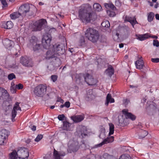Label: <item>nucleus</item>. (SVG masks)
Segmentation results:
<instances>
[{
	"label": "nucleus",
	"mask_w": 159,
	"mask_h": 159,
	"mask_svg": "<svg viewBox=\"0 0 159 159\" xmlns=\"http://www.w3.org/2000/svg\"><path fill=\"white\" fill-rule=\"evenodd\" d=\"M125 21L129 22L132 25L133 27L134 28V25L138 23L136 20L135 16L131 17L129 16H126L125 17Z\"/></svg>",
	"instance_id": "15"
},
{
	"label": "nucleus",
	"mask_w": 159,
	"mask_h": 159,
	"mask_svg": "<svg viewBox=\"0 0 159 159\" xmlns=\"http://www.w3.org/2000/svg\"><path fill=\"white\" fill-rule=\"evenodd\" d=\"M17 156V152L16 150L13 151L10 154V159H18Z\"/></svg>",
	"instance_id": "37"
},
{
	"label": "nucleus",
	"mask_w": 159,
	"mask_h": 159,
	"mask_svg": "<svg viewBox=\"0 0 159 159\" xmlns=\"http://www.w3.org/2000/svg\"><path fill=\"white\" fill-rule=\"evenodd\" d=\"M3 44L7 48L11 47L14 43L13 41L10 40L8 39H6L2 41Z\"/></svg>",
	"instance_id": "27"
},
{
	"label": "nucleus",
	"mask_w": 159,
	"mask_h": 159,
	"mask_svg": "<svg viewBox=\"0 0 159 159\" xmlns=\"http://www.w3.org/2000/svg\"><path fill=\"white\" fill-rule=\"evenodd\" d=\"M129 87L130 88H137V86H134L133 85H129Z\"/></svg>",
	"instance_id": "61"
},
{
	"label": "nucleus",
	"mask_w": 159,
	"mask_h": 159,
	"mask_svg": "<svg viewBox=\"0 0 159 159\" xmlns=\"http://www.w3.org/2000/svg\"><path fill=\"white\" fill-rule=\"evenodd\" d=\"M45 58L48 59L54 58L55 60H56L57 58V56L54 52H53L50 50H49L47 52Z\"/></svg>",
	"instance_id": "22"
},
{
	"label": "nucleus",
	"mask_w": 159,
	"mask_h": 159,
	"mask_svg": "<svg viewBox=\"0 0 159 159\" xmlns=\"http://www.w3.org/2000/svg\"><path fill=\"white\" fill-rule=\"evenodd\" d=\"M53 155L54 159H62V157L65 155V153L64 152H58L54 149Z\"/></svg>",
	"instance_id": "17"
},
{
	"label": "nucleus",
	"mask_w": 159,
	"mask_h": 159,
	"mask_svg": "<svg viewBox=\"0 0 159 159\" xmlns=\"http://www.w3.org/2000/svg\"><path fill=\"white\" fill-rule=\"evenodd\" d=\"M71 118L75 122L78 123L84 119V116L83 115H77L71 116Z\"/></svg>",
	"instance_id": "18"
},
{
	"label": "nucleus",
	"mask_w": 159,
	"mask_h": 159,
	"mask_svg": "<svg viewBox=\"0 0 159 159\" xmlns=\"http://www.w3.org/2000/svg\"><path fill=\"white\" fill-rule=\"evenodd\" d=\"M46 90V86L43 84H40L35 88L34 93L38 96L42 97L45 93Z\"/></svg>",
	"instance_id": "7"
},
{
	"label": "nucleus",
	"mask_w": 159,
	"mask_h": 159,
	"mask_svg": "<svg viewBox=\"0 0 159 159\" xmlns=\"http://www.w3.org/2000/svg\"><path fill=\"white\" fill-rule=\"evenodd\" d=\"M46 22L44 19H41L36 21L33 24V30L34 31L41 30L42 28L43 25Z\"/></svg>",
	"instance_id": "9"
},
{
	"label": "nucleus",
	"mask_w": 159,
	"mask_h": 159,
	"mask_svg": "<svg viewBox=\"0 0 159 159\" xmlns=\"http://www.w3.org/2000/svg\"><path fill=\"white\" fill-rule=\"evenodd\" d=\"M2 3V4L4 6L6 7L7 5V3L6 0H0Z\"/></svg>",
	"instance_id": "54"
},
{
	"label": "nucleus",
	"mask_w": 159,
	"mask_h": 159,
	"mask_svg": "<svg viewBox=\"0 0 159 159\" xmlns=\"http://www.w3.org/2000/svg\"><path fill=\"white\" fill-rule=\"evenodd\" d=\"M114 137L111 136L107 137V138L104 139L103 141L99 144L95 145L96 147H98L102 146V145L107 143L112 142L114 141Z\"/></svg>",
	"instance_id": "16"
},
{
	"label": "nucleus",
	"mask_w": 159,
	"mask_h": 159,
	"mask_svg": "<svg viewBox=\"0 0 159 159\" xmlns=\"http://www.w3.org/2000/svg\"><path fill=\"white\" fill-rule=\"evenodd\" d=\"M9 94L7 91L3 88H0V98L3 99H6L8 98Z\"/></svg>",
	"instance_id": "21"
},
{
	"label": "nucleus",
	"mask_w": 159,
	"mask_h": 159,
	"mask_svg": "<svg viewBox=\"0 0 159 159\" xmlns=\"http://www.w3.org/2000/svg\"><path fill=\"white\" fill-rule=\"evenodd\" d=\"M7 135V132L6 129H3L0 131V145H2L4 143Z\"/></svg>",
	"instance_id": "13"
},
{
	"label": "nucleus",
	"mask_w": 159,
	"mask_h": 159,
	"mask_svg": "<svg viewBox=\"0 0 159 159\" xmlns=\"http://www.w3.org/2000/svg\"><path fill=\"white\" fill-rule=\"evenodd\" d=\"M79 12L80 18L88 22H90L91 20H95L97 18V16L95 13L88 12L87 9L85 8L80 9Z\"/></svg>",
	"instance_id": "2"
},
{
	"label": "nucleus",
	"mask_w": 159,
	"mask_h": 159,
	"mask_svg": "<svg viewBox=\"0 0 159 159\" xmlns=\"http://www.w3.org/2000/svg\"><path fill=\"white\" fill-rule=\"evenodd\" d=\"M37 10L36 7L32 4L25 3L20 6L18 9L21 16L25 17L26 16H30L33 15Z\"/></svg>",
	"instance_id": "1"
},
{
	"label": "nucleus",
	"mask_w": 159,
	"mask_h": 159,
	"mask_svg": "<svg viewBox=\"0 0 159 159\" xmlns=\"http://www.w3.org/2000/svg\"><path fill=\"white\" fill-rule=\"evenodd\" d=\"M109 135H110L113 134L114 132V125L112 123H109Z\"/></svg>",
	"instance_id": "34"
},
{
	"label": "nucleus",
	"mask_w": 159,
	"mask_h": 159,
	"mask_svg": "<svg viewBox=\"0 0 159 159\" xmlns=\"http://www.w3.org/2000/svg\"><path fill=\"white\" fill-rule=\"evenodd\" d=\"M15 109H16L15 107H13V109L12 111L11 119H12V121H13V122L15 121L14 118L16 117V113H17V112H16V111L15 110Z\"/></svg>",
	"instance_id": "40"
},
{
	"label": "nucleus",
	"mask_w": 159,
	"mask_h": 159,
	"mask_svg": "<svg viewBox=\"0 0 159 159\" xmlns=\"http://www.w3.org/2000/svg\"><path fill=\"white\" fill-rule=\"evenodd\" d=\"M119 46L120 48H122L124 46V44L123 43L120 44Z\"/></svg>",
	"instance_id": "63"
},
{
	"label": "nucleus",
	"mask_w": 159,
	"mask_h": 159,
	"mask_svg": "<svg viewBox=\"0 0 159 159\" xmlns=\"http://www.w3.org/2000/svg\"><path fill=\"white\" fill-rule=\"evenodd\" d=\"M80 137L81 138H84L85 136L87 135V131L86 128L85 127H82L80 129Z\"/></svg>",
	"instance_id": "28"
},
{
	"label": "nucleus",
	"mask_w": 159,
	"mask_h": 159,
	"mask_svg": "<svg viewBox=\"0 0 159 159\" xmlns=\"http://www.w3.org/2000/svg\"><path fill=\"white\" fill-rule=\"evenodd\" d=\"M13 25V23L11 21H9L7 22H4L3 24V27L6 29H11Z\"/></svg>",
	"instance_id": "26"
},
{
	"label": "nucleus",
	"mask_w": 159,
	"mask_h": 159,
	"mask_svg": "<svg viewBox=\"0 0 159 159\" xmlns=\"http://www.w3.org/2000/svg\"><path fill=\"white\" fill-rule=\"evenodd\" d=\"M135 65L137 69H141L144 66V63L142 60H138L135 61Z\"/></svg>",
	"instance_id": "23"
},
{
	"label": "nucleus",
	"mask_w": 159,
	"mask_h": 159,
	"mask_svg": "<svg viewBox=\"0 0 159 159\" xmlns=\"http://www.w3.org/2000/svg\"><path fill=\"white\" fill-rule=\"evenodd\" d=\"M155 18L157 20H159V14H158L155 15Z\"/></svg>",
	"instance_id": "60"
},
{
	"label": "nucleus",
	"mask_w": 159,
	"mask_h": 159,
	"mask_svg": "<svg viewBox=\"0 0 159 159\" xmlns=\"http://www.w3.org/2000/svg\"><path fill=\"white\" fill-rule=\"evenodd\" d=\"M43 137V135L42 134H39L35 139V142H38L40 141L41 139H42Z\"/></svg>",
	"instance_id": "47"
},
{
	"label": "nucleus",
	"mask_w": 159,
	"mask_h": 159,
	"mask_svg": "<svg viewBox=\"0 0 159 159\" xmlns=\"http://www.w3.org/2000/svg\"><path fill=\"white\" fill-rule=\"evenodd\" d=\"M95 94L92 89H89L87 92L85 99L87 101H89L94 99L95 97Z\"/></svg>",
	"instance_id": "14"
},
{
	"label": "nucleus",
	"mask_w": 159,
	"mask_h": 159,
	"mask_svg": "<svg viewBox=\"0 0 159 159\" xmlns=\"http://www.w3.org/2000/svg\"><path fill=\"white\" fill-rule=\"evenodd\" d=\"M17 156L19 159H27L29 156V150L24 147L19 148L17 151Z\"/></svg>",
	"instance_id": "5"
},
{
	"label": "nucleus",
	"mask_w": 159,
	"mask_h": 159,
	"mask_svg": "<svg viewBox=\"0 0 159 159\" xmlns=\"http://www.w3.org/2000/svg\"><path fill=\"white\" fill-rule=\"evenodd\" d=\"M105 72L107 75L111 77L114 74V69L111 65H109L107 68L105 70Z\"/></svg>",
	"instance_id": "20"
},
{
	"label": "nucleus",
	"mask_w": 159,
	"mask_h": 159,
	"mask_svg": "<svg viewBox=\"0 0 159 159\" xmlns=\"http://www.w3.org/2000/svg\"><path fill=\"white\" fill-rule=\"evenodd\" d=\"M151 61L154 63H158L159 62V58H152Z\"/></svg>",
	"instance_id": "53"
},
{
	"label": "nucleus",
	"mask_w": 159,
	"mask_h": 159,
	"mask_svg": "<svg viewBox=\"0 0 159 159\" xmlns=\"http://www.w3.org/2000/svg\"><path fill=\"white\" fill-rule=\"evenodd\" d=\"M153 45L157 47L159 46V42L157 40H153Z\"/></svg>",
	"instance_id": "51"
},
{
	"label": "nucleus",
	"mask_w": 159,
	"mask_h": 159,
	"mask_svg": "<svg viewBox=\"0 0 159 159\" xmlns=\"http://www.w3.org/2000/svg\"><path fill=\"white\" fill-rule=\"evenodd\" d=\"M111 157V156L107 153H105L103 154L102 157H101V159H109Z\"/></svg>",
	"instance_id": "45"
},
{
	"label": "nucleus",
	"mask_w": 159,
	"mask_h": 159,
	"mask_svg": "<svg viewBox=\"0 0 159 159\" xmlns=\"http://www.w3.org/2000/svg\"><path fill=\"white\" fill-rule=\"evenodd\" d=\"M29 127L31 128L32 130L34 131L36 130V126L35 125H31L29 126Z\"/></svg>",
	"instance_id": "56"
},
{
	"label": "nucleus",
	"mask_w": 159,
	"mask_h": 159,
	"mask_svg": "<svg viewBox=\"0 0 159 159\" xmlns=\"http://www.w3.org/2000/svg\"><path fill=\"white\" fill-rule=\"evenodd\" d=\"M107 13L108 15L110 17H114L116 15V13L114 11L110 10H107Z\"/></svg>",
	"instance_id": "43"
},
{
	"label": "nucleus",
	"mask_w": 159,
	"mask_h": 159,
	"mask_svg": "<svg viewBox=\"0 0 159 159\" xmlns=\"http://www.w3.org/2000/svg\"><path fill=\"white\" fill-rule=\"evenodd\" d=\"M19 104L20 103L18 102H16V103L15 104L14 106V107H16V109H15V110H20V111H21V108L19 106Z\"/></svg>",
	"instance_id": "46"
},
{
	"label": "nucleus",
	"mask_w": 159,
	"mask_h": 159,
	"mask_svg": "<svg viewBox=\"0 0 159 159\" xmlns=\"http://www.w3.org/2000/svg\"><path fill=\"white\" fill-rule=\"evenodd\" d=\"M85 81L89 85H95L97 82L96 80L94 79L92 76L88 73L84 75Z\"/></svg>",
	"instance_id": "10"
},
{
	"label": "nucleus",
	"mask_w": 159,
	"mask_h": 159,
	"mask_svg": "<svg viewBox=\"0 0 159 159\" xmlns=\"http://www.w3.org/2000/svg\"><path fill=\"white\" fill-rule=\"evenodd\" d=\"M20 63L24 66L27 67H32L33 62L31 59L25 56L22 57L20 59Z\"/></svg>",
	"instance_id": "11"
},
{
	"label": "nucleus",
	"mask_w": 159,
	"mask_h": 159,
	"mask_svg": "<svg viewBox=\"0 0 159 159\" xmlns=\"http://www.w3.org/2000/svg\"><path fill=\"white\" fill-rule=\"evenodd\" d=\"M80 148L79 143L77 141L70 140L68 143L67 151L68 153L75 152Z\"/></svg>",
	"instance_id": "4"
},
{
	"label": "nucleus",
	"mask_w": 159,
	"mask_h": 159,
	"mask_svg": "<svg viewBox=\"0 0 159 159\" xmlns=\"http://www.w3.org/2000/svg\"><path fill=\"white\" fill-rule=\"evenodd\" d=\"M102 27L106 28H108L110 26V24L108 20L103 21L101 23Z\"/></svg>",
	"instance_id": "39"
},
{
	"label": "nucleus",
	"mask_w": 159,
	"mask_h": 159,
	"mask_svg": "<svg viewBox=\"0 0 159 159\" xmlns=\"http://www.w3.org/2000/svg\"><path fill=\"white\" fill-rule=\"evenodd\" d=\"M154 16V14L153 12H150L148 14V20L149 22L152 21Z\"/></svg>",
	"instance_id": "38"
},
{
	"label": "nucleus",
	"mask_w": 159,
	"mask_h": 159,
	"mask_svg": "<svg viewBox=\"0 0 159 159\" xmlns=\"http://www.w3.org/2000/svg\"><path fill=\"white\" fill-rule=\"evenodd\" d=\"M159 5V4L158 2H157L156 4L154 6V7L155 8H157V7H158Z\"/></svg>",
	"instance_id": "64"
},
{
	"label": "nucleus",
	"mask_w": 159,
	"mask_h": 159,
	"mask_svg": "<svg viewBox=\"0 0 159 159\" xmlns=\"http://www.w3.org/2000/svg\"><path fill=\"white\" fill-rule=\"evenodd\" d=\"M150 108H152L153 110H155L156 108V107L152 104L150 105Z\"/></svg>",
	"instance_id": "57"
},
{
	"label": "nucleus",
	"mask_w": 159,
	"mask_h": 159,
	"mask_svg": "<svg viewBox=\"0 0 159 159\" xmlns=\"http://www.w3.org/2000/svg\"><path fill=\"white\" fill-rule=\"evenodd\" d=\"M37 45H38V46L35 45L32 47L34 51H37L41 49V44L38 43L37 44Z\"/></svg>",
	"instance_id": "41"
},
{
	"label": "nucleus",
	"mask_w": 159,
	"mask_h": 159,
	"mask_svg": "<svg viewBox=\"0 0 159 159\" xmlns=\"http://www.w3.org/2000/svg\"><path fill=\"white\" fill-rule=\"evenodd\" d=\"M85 35L89 40L93 43L97 42L99 37L98 31L91 27H89L86 29Z\"/></svg>",
	"instance_id": "3"
},
{
	"label": "nucleus",
	"mask_w": 159,
	"mask_h": 159,
	"mask_svg": "<svg viewBox=\"0 0 159 159\" xmlns=\"http://www.w3.org/2000/svg\"><path fill=\"white\" fill-rule=\"evenodd\" d=\"M15 87L18 89H22L23 87V86L22 84L19 83L18 84L16 85Z\"/></svg>",
	"instance_id": "49"
},
{
	"label": "nucleus",
	"mask_w": 159,
	"mask_h": 159,
	"mask_svg": "<svg viewBox=\"0 0 159 159\" xmlns=\"http://www.w3.org/2000/svg\"><path fill=\"white\" fill-rule=\"evenodd\" d=\"M120 159H131L130 155L128 154H124L121 155Z\"/></svg>",
	"instance_id": "42"
},
{
	"label": "nucleus",
	"mask_w": 159,
	"mask_h": 159,
	"mask_svg": "<svg viewBox=\"0 0 159 159\" xmlns=\"http://www.w3.org/2000/svg\"><path fill=\"white\" fill-rule=\"evenodd\" d=\"M16 88L15 86L14 87L11 86L10 88V90L11 92L13 93H16Z\"/></svg>",
	"instance_id": "52"
},
{
	"label": "nucleus",
	"mask_w": 159,
	"mask_h": 159,
	"mask_svg": "<svg viewBox=\"0 0 159 159\" xmlns=\"http://www.w3.org/2000/svg\"><path fill=\"white\" fill-rule=\"evenodd\" d=\"M148 134V132L146 130H141L139 134V139H142L144 138Z\"/></svg>",
	"instance_id": "32"
},
{
	"label": "nucleus",
	"mask_w": 159,
	"mask_h": 159,
	"mask_svg": "<svg viewBox=\"0 0 159 159\" xmlns=\"http://www.w3.org/2000/svg\"><path fill=\"white\" fill-rule=\"evenodd\" d=\"M65 47L62 44H55L53 46V50L56 55L60 56L63 54L65 52Z\"/></svg>",
	"instance_id": "8"
},
{
	"label": "nucleus",
	"mask_w": 159,
	"mask_h": 159,
	"mask_svg": "<svg viewBox=\"0 0 159 159\" xmlns=\"http://www.w3.org/2000/svg\"><path fill=\"white\" fill-rule=\"evenodd\" d=\"M150 37L152 38L153 39H157V37L155 35H153V36H151V35H150Z\"/></svg>",
	"instance_id": "62"
},
{
	"label": "nucleus",
	"mask_w": 159,
	"mask_h": 159,
	"mask_svg": "<svg viewBox=\"0 0 159 159\" xmlns=\"http://www.w3.org/2000/svg\"><path fill=\"white\" fill-rule=\"evenodd\" d=\"M100 134L99 135V137L100 138L103 139H104L106 137L105 129L104 128L102 127L100 128Z\"/></svg>",
	"instance_id": "33"
},
{
	"label": "nucleus",
	"mask_w": 159,
	"mask_h": 159,
	"mask_svg": "<svg viewBox=\"0 0 159 159\" xmlns=\"http://www.w3.org/2000/svg\"><path fill=\"white\" fill-rule=\"evenodd\" d=\"M104 6L105 7L108 9H111L113 11L116 10V7L115 6L111 3H105L104 4Z\"/></svg>",
	"instance_id": "29"
},
{
	"label": "nucleus",
	"mask_w": 159,
	"mask_h": 159,
	"mask_svg": "<svg viewBox=\"0 0 159 159\" xmlns=\"http://www.w3.org/2000/svg\"><path fill=\"white\" fill-rule=\"evenodd\" d=\"M52 39V37L49 33L45 34L42 39V43L44 48L48 49L51 45V42Z\"/></svg>",
	"instance_id": "6"
},
{
	"label": "nucleus",
	"mask_w": 159,
	"mask_h": 159,
	"mask_svg": "<svg viewBox=\"0 0 159 159\" xmlns=\"http://www.w3.org/2000/svg\"><path fill=\"white\" fill-rule=\"evenodd\" d=\"M65 116L64 115L62 114L59 115L58 116V118L60 120L62 121L64 120V118Z\"/></svg>",
	"instance_id": "50"
},
{
	"label": "nucleus",
	"mask_w": 159,
	"mask_h": 159,
	"mask_svg": "<svg viewBox=\"0 0 159 159\" xmlns=\"http://www.w3.org/2000/svg\"><path fill=\"white\" fill-rule=\"evenodd\" d=\"M20 16H21V15L18 11V12H13L10 15V16L11 18L13 20H15L19 18Z\"/></svg>",
	"instance_id": "30"
},
{
	"label": "nucleus",
	"mask_w": 159,
	"mask_h": 159,
	"mask_svg": "<svg viewBox=\"0 0 159 159\" xmlns=\"http://www.w3.org/2000/svg\"><path fill=\"white\" fill-rule=\"evenodd\" d=\"M93 9L98 11H100L102 9V7L98 3H95L93 5Z\"/></svg>",
	"instance_id": "35"
},
{
	"label": "nucleus",
	"mask_w": 159,
	"mask_h": 159,
	"mask_svg": "<svg viewBox=\"0 0 159 159\" xmlns=\"http://www.w3.org/2000/svg\"><path fill=\"white\" fill-rule=\"evenodd\" d=\"M65 107L67 108H68L70 107V103L69 102H66L64 104Z\"/></svg>",
	"instance_id": "55"
},
{
	"label": "nucleus",
	"mask_w": 159,
	"mask_h": 159,
	"mask_svg": "<svg viewBox=\"0 0 159 159\" xmlns=\"http://www.w3.org/2000/svg\"><path fill=\"white\" fill-rule=\"evenodd\" d=\"M122 112L126 119H130L133 121L135 120L136 116L132 113L128 112L127 109H123Z\"/></svg>",
	"instance_id": "12"
},
{
	"label": "nucleus",
	"mask_w": 159,
	"mask_h": 159,
	"mask_svg": "<svg viewBox=\"0 0 159 159\" xmlns=\"http://www.w3.org/2000/svg\"><path fill=\"white\" fill-rule=\"evenodd\" d=\"M57 76L55 75H52L51 77V80L53 82H55L56 81L57 78Z\"/></svg>",
	"instance_id": "48"
},
{
	"label": "nucleus",
	"mask_w": 159,
	"mask_h": 159,
	"mask_svg": "<svg viewBox=\"0 0 159 159\" xmlns=\"http://www.w3.org/2000/svg\"><path fill=\"white\" fill-rule=\"evenodd\" d=\"M135 36L136 39L140 41H143L147 39L149 37H150V35L148 33L144 34H136Z\"/></svg>",
	"instance_id": "19"
},
{
	"label": "nucleus",
	"mask_w": 159,
	"mask_h": 159,
	"mask_svg": "<svg viewBox=\"0 0 159 159\" xmlns=\"http://www.w3.org/2000/svg\"><path fill=\"white\" fill-rule=\"evenodd\" d=\"M106 102L105 103V104L106 106L108 105L109 103H113L115 102L114 98H112L111 95L110 93H108L107 96L106 98Z\"/></svg>",
	"instance_id": "25"
},
{
	"label": "nucleus",
	"mask_w": 159,
	"mask_h": 159,
	"mask_svg": "<svg viewBox=\"0 0 159 159\" xmlns=\"http://www.w3.org/2000/svg\"><path fill=\"white\" fill-rule=\"evenodd\" d=\"M16 78L15 75L13 73L10 74L8 75V78L9 80H12L14 79H15Z\"/></svg>",
	"instance_id": "44"
},
{
	"label": "nucleus",
	"mask_w": 159,
	"mask_h": 159,
	"mask_svg": "<svg viewBox=\"0 0 159 159\" xmlns=\"http://www.w3.org/2000/svg\"><path fill=\"white\" fill-rule=\"evenodd\" d=\"M85 43V41L84 38L83 36H81L78 42V45L79 46H84Z\"/></svg>",
	"instance_id": "36"
},
{
	"label": "nucleus",
	"mask_w": 159,
	"mask_h": 159,
	"mask_svg": "<svg viewBox=\"0 0 159 159\" xmlns=\"http://www.w3.org/2000/svg\"><path fill=\"white\" fill-rule=\"evenodd\" d=\"M119 34L118 33H116L115 34L113 35V37L114 38H116V40H117L119 39Z\"/></svg>",
	"instance_id": "58"
},
{
	"label": "nucleus",
	"mask_w": 159,
	"mask_h": 159,
	"mask_svg": "<svg viewBox=\"0 0 159 159\" xmlns=\"http://www.w3.org/2000/svg\"><path fill=\"white\" fill-rule=\"evenodd\" d=\"M116 3V6H118L119 5V4H120V3H119V0H116L115 1Z\"/></svg>",
	"instance_id": "59"
},
{
	"label": "nucleus",
	"mask_w": 159,
	"mask_h": 159,
	"mask_svg": "<svg viewBox=\"0 0 159 159\" xmlns=\"http://www.w3.org/2000/svg\"><path fill=\"white\" fill-rule=\"evenodd\" d=\"M71 125L68 122L66 121L63 122V129L64 130H70V126Z\"/></svg>",
	"instance_id": "31"
},
{
	"label": "nucleus",
	"mask_w": 159,
	"mask_h": 159,
	"mask_svg": "<svg viewBox=\"0 0 159 159\" xmlns=\"http://www.w3.org/2000/svg\"><path fill=\"white\" fill-rule=\"evenodd\" d=\"M38 43V40L37 38L35 36L32 37L30 40V45L31 47L35 45L37 46V44Z\"/></svg>",
	"instance_id": "24"
}]
</instances>
